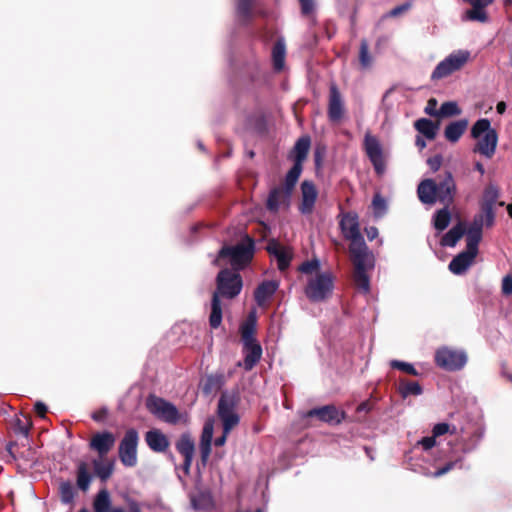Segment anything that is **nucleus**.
Returning a JSON list of instances; mask_svg holds the SVG:
<instances>
[{
    "mask_svg": "<svg viewBox=\"0 0 512 512\" xmlns=\"http://www.w3.org/2000/svg\"><path fill=\"white\" fill-rule=\"evenodd\" d=\"M451 213L449 206L445 205L442 209L436 211L433 217L434 228L438 231H444L450 224Z\"/></svg>",
    "mask_w": 512,
    "mask_h": 512,
    "instance_id": "473e14b6",
    "label": "nucleus"
},
{
    "mask_svg": "<svg viewBox=\"0 0 512 512\" xmlns=\"http://www.w3.org/2000/svg\"><path fill=\"white\" fill-rule=\"evenodd\" d=\"M411 6L412 5L410 2H405L401 5L394 7L393 9H391L388 12L387 16L392 17V18L398 17V16L402 15L403 13L407 12L411 8Z\"/></svg>",
    "mask_w": 512,
    "mask_h": 512,
    "instance_id": "4d7b16f0",
    "label": "nucleus"
},
{
    "mask_svg": "<svg viewBox=\"0 0 512 512\" xmlns=\"http://www.w3.org/2000/svg\"><path fill=\"white\" fill-rule=\"evenodd\" d=\"M31 426L32 422L29 417H24L23 419L17 418L14 425V432L27 437Z\"/></svg>",
    "mask_w": 512,
    "mask_h": 512,
    "instance_id": "c03bdc74",
    "label": "nucleus"
},
{
    "mask_svg": "<svg viewBox=\"0 0 512 512\" xmlns=\"http://www.w3.org/2000/svg\"><path fill=\"white\" fill-rule=\"evenodd\" d=\"M467 127H468L467 119H460L457 121H453L446 126V128L444 130V136L447 141H449L451 143H456L459 141V139L465 133Z\"/></svg>",
    "mask_w": 512,
    "mask_h": 512,
    "instance_id": "a878e982",
    "label": "nucleus"
},
{
    "mask_svg": "<svg viewBox=\"0 0 512 512\" xmlns=\"http://www.w3.org/2000/svg\"><path fill=\"white\" fill-rule=\"evenodd\" d=\"M92 479L93 476L89 471L88 464L83 461L79 462L76 470V485L78 489L83 492H87L89 490Z\"/></svg>",
    "mask_w": 512,
    "mask_h": 512,
    "instance_id": "c756f323",
    "label": "nucleus"
},
{
    "mask_svg": "<svg viewBox=\"0 0 512 512\" xmlns=\"http://www.w3.org/2000/svg\"><path fill=\"white\" fill-rule=\"evenodd\" d=\"M466 232L464 222L459 221L453 226L440 240V245L443 247H454L457 242L463 237Z\"/></svg>",
    "mask_w": 512,
    "mask_h": 512,
    "instance_id": "cd10ccee",
    "label": "nucleus"
},
{
    "mask_svg": "<svg viewBox=\"0 0 512 512\" xmlns=\"http://www.w3.org/2000/svg\"><path fill=\"white\" fill-rule=\"evenodd\" d=\"M458 463H460V459L455 461L447 462L443 467L438 468L436 471L432 473L434 478L441 477L446 473L450 472Z\"/></svg>",
    "mask_w": 512,
    "mask_h": 512,
    "instance_id": "6e6d98bb",
    "label": "nucleus"
},
{
    "mask_svg": "<svg viewBox=\"0 0 512 512\" xmlns=\"http://www.w3.org/2000/svg\"><path fill=\"white\" fill-rule=\"evenodd\" d=\"M115 442L116 437L112 432L102 431L93 434L89 447L91 450L96 451L100 457H104L112 450Z\"/></svg>",
    "mask_w": 512,
    "mask_h": 512,
    "instance_id": "2eb2a0df",
    "label": "nucleus"
},
{
    "mask_svg": "<svg viewBox=\"0 0 512 512\" xmlns=\"http://www.w3.org/2000/svg\"><path fill=\"white\" fill-rule=\"evenodd\" d=\"M372 409V403L367 400L358 405L356 411L358 414H367Z\"/></svg>",
    "mask_w": 512,
    "mask_h": 512,
    "instance_id": "0e129e2a",
    "label": "nucleus"
},
{
    "mask_svg": "<svg viewBox=\"0 0 512 512\" xmlns=\"http://www.w3.org/2000/svg\"><path fill=\"white\" fill-rule=\"evenodd\" d=\"M301 202L298 209L301 214L309 215L313 212L318 197V191L311 180H304L300 186Z\"/></svg>",
    "mask_w": 512,
    "mask_h": 512,
    "instance_id": "4468645a",
    "label": "nucleus"
},
{
    "mask_svg": "<svg viewBox=\"0 0 512 512\" xmlns=\"http://www.w3.org/2000/svg\"><path fill=\"white\" fill-rule=\"evenodd\" d=\"M176 450L184 457V458H193L195 445L193 440L188 434H183L176 442Z\"/></svg>",
    "mask_w": 512,
    "mask_h": 512,
    "instance_id": "2f4dec72",
    "label": "nucleus"
},
{
    "mask_svg": "<svg viewBox=\"0 0 512 512\" xmlns=\"http://www.w3.org/2000/svg\"><path fill=\"white\" fill-rule=\"evenodd\" d=\"M359 62L362 68L366 69L371 66L372 57L369 53V44L366 39H362L359 48Z\"/></svg>",
    "mask_w": 512,
    "mask_h": 512,
    "instance_id": "a19ab883",
    "label": "nucleus"
},
{
    "mask_svg": "<svg viewBox=\"0 0 512 512\" xmlns=\"http://www.w3.org/2000/svg\"><path fill=\"white\" fill-rule=\"evenodd\" d=\"M434 359L438 367L447 371L460 370L467 362V356L463 351L448 347L439 348L435 353Z\"/></svg>",
    "mask_w": 512,
    "mask_h": 512,
    "instance_id": "0eeeda50",
    "label": "nucleus"
},
{
    "mask_svg": "<svg viewBox=\"0 0 512 512\" xmlns=\"http://www.w3.org/2000/svg\"><path fill=\"white\" fill-rule=\"evenodd\" d=\"M460 113V109L455 102H444L439 109V117H450Z\"/></svg>",
    "mask_w": 512,
    "mask_h": 512,
    "instance_id": "49530a36",
    "label": "nucleus"
},
{
    "mask_svg": "<svg viewBox=\"0 0 512 512\" xmlns=\"http://www.w3.org/2000/svg\"><path fill=\"white\" fill-rule=\"evenodd\" d=\"M93 509L95 512H126L124 508H111L110 494L106 489L100 490L93 501Z\"/></svg>",
    "mask_w": 512,
    "mask_h": 512,
    "instance_id": "393cba45",
    "label": "nucleus"
},
{
    "mask_svg": "<svg viewBox=\"0 0 512 512\" xmlns=\"http://www.w3.org/2000/svg\"><path fill=\"white\" fill-rule=\"evenodd\" d=\"M146 407L150 413L166 423L176 424L180 419L179 411L175 405L155 395L148 396Z\"/></svg>",
    "mask_w": 512,
    "mask_h": 512,
    "instance_id": "423d86ee",
    "label": "nucleus"
},
{
    "mask_svg": "<svg viewBox=\"0 0 512 512\" xmlns=\"http://www.w3.org/2000/svg\"><path fill=\"white\" fill-rule=\"evenodd\" d=\"M437 107V100L435 98H430L427 102V105L425 107V113L430 116H436L439 117V110L436 109Z\"/></svg>",
    "mask_w": 512,
    "mask_h": 512,
    "instance_id": "052dcab7",
    "label": "nucleus"
},
{
    "mask_svg": "<svg viewBox=\"0 0 512 512\" xmlns=\"http://www.w3.org/2000/svg\"><path fill=\"white\" fill-rule=\"evenodd\" d=\"M190 503L194 510H208L213 506V497L209 490L199 489L190 494Z\"/></svg>",
    "mask_w": 512,
    "mask_h": 512,
    "instance_id": "bb28decb",
    "label": "nucleus"
},
{
    "mask_svg": "<svg viewBox=\"0 0 512 512\" xmlns=\"http://www.w3.org/2000/svg\"><path fill=\"white\" fill-rule=\"evenodd\" d=\"M286 56V43L285 39H279L272 49V64L276 72L283 70Z\"/></svg>",
    "mask_w": 512,
    "mask_h": 512,
    "instance_id": "7c9ffc66",
    "label": "nucleus"
},
{
    "mask_svg": "<svg viewBox=\"0 0 512 512\" xmlns=\"http://www.w3.org/2000/svg\"><path fill=\"white\" fill-rule=\"evenodd\" d=\"M320 264L316 259L305 261L299 267L298 271L307 275H316L319 272Z\"/></svg>",
    "mask_w": 512,
    "mask_h": 512,
    "instance_id": "a18cd8bd",
    "label": "nucleus"
},
{
    "mask_svg": "<svg viewBox=\"0 0 512 512\" xmlns=\"http://www.w3.org/2000/svg\"><path fill=\"white\" fill-rule=\"evenodd\" d=\"M307 299L313 303L327 300L332 295V290H304Z\"/></svg>",
    "mask_w": 512,
    "mask_h": 512,
    "instance_id": "37998d69",
    "label": "nucleus"
},
{
    "mask_svg": "<svg viewBox=\"0 0 512 512\" xmlns=\"http://www.w3.org/2000/svg\"><path fill=\"white\" fill-rule=\"evenodd\" d=\"M267 251L272 257V262L276 264L277 268L284 274L288 269V254L284 246L276 240H271L267 244Z\"/></svg>",
    "mask_w": 512,
    "mask_h": 512,
    "instance_id": "6ab92c4d",
    "label": "nucleus"
},
{
    "mask_svg": "<svg viewBox=\"0 0 512 512\" xmlns=\"http://www.w3.org/2000/svg\"><path fill=\"white\" fill-rule=\"evenodd\" d=\"M443 162V157L439 154L427 159V164L433 172L440 169Z\"/></svg>",
    "mask_w": 512,
    "mask_h": 512,
    "instance_id": "bf43d9fd",
    "label": "nucleus"
},
{
    "mask_svg": "<svg viewBox=\"0 0 512 512\" xmlns=\"http://www.w3.org/2000/svg\"><path fill=\"white\" fill-rule=\"evenodd\" d=\"M223 384V376L216 375H208L202 383V392L206 395H209L213 392H216L221 388Z\"/></svg>",
    "mask_w": 512,
    "mask_h": 512,
    "instance_id": "f704fd0d",
    "label": "nucleus"
},
{
    "mask_svg": "<svg viewBox=\"0 0 512 512\" xmlns=\"http://www.w3.org/2000/svg\"><path fill=\"white\" fill-rule=\"evenodd\" d=\"M390 365L393 369H398V370L405 372L409 375H413V376L419 375L418 371L410 363L399 361V360H392L390 362Z\"/></svg>",
    "mask_w": 512,
    "mask_h": 512,
    "instance_id": "09e8293b",
    "label": "nucleus"
},
{
    "mask_svg": "<svg viewBox=\"0 0 512 512\" xmlns=\"http://www.w3.org/2000/svg\"><path fill=\"white\" fill-rule=\"evenodd\" d=\"M214 426L211 421H207L202 429L200 443L211 444L213 439Z\"/></svg>",
    "mask_w": 512,
    "mask_h": 512,
    "instance_id": "3c124183",
    "label": "nucleus"
},
{
    "mask_svg": "<svg viewBox=\"0 0 512 512\" xmlns=\"http://www.w3.org/2000/svg\"><path fill=\"white\" fill-rule=\"evenodd\" d=\"M498 142V134L496 131H489L481 139L478 140L473 148L474 153H479L487 158H492L495 154Z\"/></svg>",
    "mask_w": 512,
    "mask_h": 512,
    "instance_id": "f3484780",
    "label": "nucleus"
},
{
    "mask_svg": "<svg viewBox=\"0 0 512 512\" xmlns=\"http://www.w3.org/2000/svg\"><path fill=\"white\" fill-rule=\"evenodd\" d=\"M435 180L437 201L450 206L454 203L457 193V186L450 171L439 174Z\"/></svg>",
    "mask_w": 512,
    "mask_h": 512,
    "instance_id": "9d476101",
    "label": "nucleus"
},
{
    "mask_svg": "<svg viewBox=\"0 0 512 512\" xmlns=\"http://www.w3.org/2000/svg\"><path fill=\"white\" fill-rule=\"evenodd\" d=\"M257 316L256 310L252 309L245 321L240 326V334L242 342L257 341L255 338L256 333Z\"/></svg>",
    "mask_w": 512,
    "mask_h": 512,
    "instance_id": "b1692460",
    "label": "nucleus"
},
{
    "mask_svg": "<svg viewBox=\"0 0 512 512\" xmlns=\"http://www.w3.org/2000/svg\"><path fill=\"white\" fill-rule=\"evenodd\" d=\"M241 290H215L211 300V313L209 316V325L212 329H217L222 323V298L233 299Z\"/></svg>",
    "mask_w": 512,
    "mask_h": 512,
    "instance_id": "f8f14e48",
    "label": "nucleus"
},
{
    "mask_svg": "<svg viewBox=\"0 0 512 512\" xmlns=\"http://www.w3.org/2000/svg\"><path fill=\"white\" fill-rule=\"evenodd\" d=\"M315 276V279L309 280L306 288H332L333 276L330 272H318Z\"/></svg>",
    "mask_w": 512,
    "mask_h": 512,
    "instance_id": "c9c22d12",
    "label": "nucleus"
},
{
    "mask_svg": "<svg viewBox=\"0 0 512 512\" xmlns=\"http://www.w3.org/2000/svg\"><path fill=\"white\" fill-rule=\"evenodd\" d=\"M365 233L368 240L373 241L378 237V229L375 226L365 228Z\"/></svg>",
    "mask_w": 512,
    "mask_h": 512,
    "instance_id": "69168bd1",
    "label": "nucleus"
},
{
    "mask_svg": "<svg viewBox=\"0 0 512 512\" xmlns=\"http://www.w3.org/2000/svg\"><path fill=\"white\" fill-rule=\"evenodd\" d=\"M456 428L455 426L452 427L448 423H438L436 424L432 429V435L437 438L440 437L446 433L453 434L455 432Z\"/></svg>",
    "mask_w": 512,
    "mask_h": 512,
    "instance_id": "603ef678",
    "label": "nucleus"
},
{
    "mask_svg": "<svg viewBox=\"0 0 512 512\" xmlns=\"http://www.w3.org/2000/svg\"><path fill=\"white\" fill-rule=\"evenodd\" d=\"M145 441L148 447L157 453L165 452L170 445L167 436L158 429L147 431Z\"/></svg>",
    "mask_w": 512,
    "mask_h": 512,
    "instance_id": "412c9836",
    "label": "nucleus"
},
{
    "mask_svg": "<svg viewBox=\"0 0 512 512\" xmlns=\"http://www.w3.org/2000/svg\"><path fill=\"white\" fill-rule=\"evenodd\" d=\"M276 290H255L254 299L259 307H266Z\"/></svg>",
    "mask_w": 512,
    "mask_h": 512,
    "instance_id": "de8ad7c7",
    "label": "nucleus"
},
{
    "mask_svg": "<svg viewBox=\"0 0 512 512\" xmlns=\"http://www.w3.org/2000/svg\"><path fill=\"white\" fill-rule=\"evenodd\" d=\"M252 0H238L237 13L239 17L246 19L250 15V7Z\"/></svg>",
    "mask_w": 512,
    "mask_h": 512,
    "instance_id": "5fc2aeb1",
    "label": "nucleus"
},
{
    "mask_svg": "<svg viewBox=\"0 0 512 512\" xmlns=\"http://www.w3.org/2000/svg\"><path fill=\"white\" fill-rule=\"evenodd\" d=\"M284 189H273L267 199V207L271 211H276L279 207L280 198L283 194Z\"/></svg>",
    "mask_w": 512,
    "mask_h": 512,
    "instance_id": "8fccbe9b",
    "label": "nucleus"
},
{
    "mask_svg": "<svg viewBox=\"0 0 512 512\" xmlns=\"http://www.w3.org/2000/svg\"><path fill=\"white\" fill-rule=\"evenodd\" d=\"M345 113V106L342 95L336 83L329 86L327 115L331 122L338 123Z\"/></svg>",
    "mask_w": 512,
    "mask_h": 512,
    "instance_id": "ddd939ff",
    "label": "nucleus"
},
{
    "mask_svg": "<svg viewBox=\"0 0 512 512\" xmlns=\"http://www.w3.org/2000/svg\"><path fill=\"white\" fill-rule=\"evenodd\" d=\"M470 58L467 50H458L451 53L444 60L438 63L431 74L432 80L446 78L456 71L461 70Z\"/></svg>",
    "mask_w": 512,
    "mask_h": 512,
    "instance_id": "20e7f679",
    "label": "nucleus"
},
{
    "mask_svg": "<svg viewBox=\"0 0 512 512\" xmlns=\"http://www.w3.org/2000/svg\"><path fill=\"white\" fill-rule=\"evenodd\" d=\"M243 367L250 371L259 362L262 356V348L258 341L243 342Z\"/></svg>",
    "mask_w": 512,
    "mask_h": 512,
    "instance_id": "a211bd4d",
    "label": "nucleus"
},
{
    "mask_svg": "<svg viewBox=\"0 0 512 512\" xmlns=\"http://www.w3.org/2000/svg\"><path fill=\"white\" fill-rule=\"evenodd\" d=\"M311 146V139L309 136H302L299 138L293 148V152L295 154L294 157V164L290 168V191L294 187V185L297 183L302 170H303V163L307 158L308 152L310 150Z\"/></svg>",
    "mask_w": 512,
    "mask_h": 512,
    "instance_id": "1a4fd4ad",
    "label": "nucleus"
},
{
    "mask_svg": "<svg viewBox=\"0 0 512 512\" xmlns=\"http://www.w3.org/2000/svg\"><path fill=\"white\" fill-rule=\"evenodd\" d=\"M240 396L238 392H223L218 401L217 414L223 424V434L214 441L215 446H223L230 431L239 424L240 418L236 413Z\"/></svg>",
    "mask_w": 512,
    "mask_h": 512,
    "instance_id": "7ed1b4c3",
    "label": "nucleus"
},
{
    "mask_svg": "<svg viewBox=\"0 0 512 512\" xmlns=\"http://www.w3.org/2000/svg\"><path fill=\"white\" fill-rule=\"evenodd\" d=\"M417 194L423 204H434L437 201L435 180H422L418 185Z\"/></svg>",
    "mask_w": 512,
    "mask_h": 512,
    "instance_id": "5701e85b",
    "label": "nucleus"
},
{
    "mask_svg": "<svg viewBox=\"0 0 512 512\" xmlns=\"http://www.w3.org/2000/svg\"><path fill=\"white\" fill-rule=\"evenodd\" d=\"M484 225L485 223L482 221V217L475 215L470 226L465 232L467 245L478 248L479 243L482 240Z\"/></svg>",
    "mask_w": 512,
    "mask_h": 512,
    "instance_id": "4be33fe9",
    "label": "nucleus"
},
{
    "mask_svg": "<svg viewBox=\"0 0 512 512\" xmlns=\"http://www.w3.org/2000/svg\"><path fill=\"white\" fill-rule=\"evenodd\" d=\"M199 449H200L201 462L205 466L207 464V461L211 454V444L200 443Z\"/></svg>",
    "mask_w": 512,
    "mask_h": 512,
    "instance_id": "13d9d810",
    "label": "nucleus"
},
{
    "mask_svg": "<svg viewBox=\"0 0 512 512\" xmlns=\"http://www.w3.org/2000/svg\"><path fill=\"white\" fill-rule=\"evenodd\" d=\"M307 416L310 418L315 417L321 422L336 426L345 420L346 413L335 405L329 404L309 410Z\"/></svg>",
    "mask_w": 512,
    "mask_h": 512,
    "instance_id": "9b49d317",
    "label": "nucleus"
},
{
    "mask_svg": "<svg viewBox=\"0 0 512 512\" xmlns=\"http://www.w3.org/2000/svg\"><path fill=\"white\" fill-rule=\"evenodd\" d=\"M75 489L70 481H62L59 485V495L61 502L72 504L75 498Z\"/></svg>",
    "mask_w": 512,
    "mask_h": 512,
    "instance_id": "4c0bfd02",
    "label": "nucleus"
},
{
    "mask_svg": "<svg viewBox=\"0 0 512 512\" xmlns=\"http://www.w3.org/2000/svg\"><path fill=\"white\" fill-rule=\"evenodd\" d=\"M414 128L428 140H434L439 129V122L427 118H420L414 122Z\"/></svg>",
    "mask_w": 512,
    "mask_h": 512,
    "instance_id": "c85d7f7f",
    "label": "nucleus"
},
{
    "mask_svg": "<svg viewBox=\"0 0 512 512\" xmlns=\"http://www.w3.org/2000/svg\"><path fill=\"white\" fill-rule=\"evenodd\" d=\"M478 254V248L466 244V249L456 255L449 263V269L454 274H462L472 264Z\"/></svg>",
    "mask_w": 512,
    "mask_h": 512,
    "instance_id": "dca6fc26",
    "label": "nucleus"
},
{
    "mask_svg": "<svg viewBox=\"0 0 512 512\" xmlns=\"http://www.w3.org/2000/svg\"><path fill=\"white\" fill-rule=\"evenodd\" d=\"M499 196L500 191L498 186L492 183L488 184L483 191V197L480 202V206L488 205L495 207Z\"/></svg>",
    "mask_w": 512,
    "mask_h": 512,
    "instance_id": "72a5a7b5",
    "label": "nucleus"
},
{
    "mask_svg": "<svg viewBox=\"0 0 512 512\" xmlns=\"http://www.w3.org/2000/svg\"><path fill=\"white\" fill-rule=\"evenodd\" d=\"M300 4L301 14L304 17H310L315 11L314 0H298Z\"/></svg>",
    "mask_w": 512,
    "mask_h": 512,
    "instance_id": "864d4df0",
    "label": "nucleus"
},
{
    "mask_svg": "<svg viewBox=\"0 0 512 512\" xmlns=\"http://www.w3.org/2000/svg\"><path fill=\"white\" fill-rule=\"evenodd\" d=\"M472 6L470 10L466 11V18L471 21H478L485 23L488 21V14L486 7L491 5L494 0H463Z\"/></svg>",
    "mask_w": 512,
    "mask_h": 512,
    "instance_id": "aec40b11",
    "label": "nucleus"
},
{
    "mask_svg": "<svg viewBox=\"0 0 512 512\" xmlns=\"http://www.w3.org/2000/svg\"><path fill=\"white\" fill-rule=\"evenodd\" d=\"M128 507L130 512H142L139 503L135 500H130L128 502Z\"/></svg>",
    "mask_w": 512,
    "mask_h": 512,
    "instance_id": "774afa93",
    "label": "nucleus"
},
{
    "mask_svg": "<svg viewBox=\"0 0 512 512\" xmlns=\"http://www.w3.org/2000/svg\"><path fill=\"white\" fill-rule=\"evenodd\" d=\"M339 216V226L343 237L350 241L349 252L354 266L355 288H370L368 272L373 270L375 260L361 235L358 214L350 211L341 213Z\"/></svg>",
    "mask_w": 512,
    "mask_h": 512,
    "instance_id": "f257e3e1",
    "label": "nucleus"
},
{
    "mask_svg": "<svg viewBox=\"0 0 512 512\" xmlns=\"http://www.w3.org/2000/svg\"><path fill=\"white\" fill-rule=\"evenodd\" d=\"M139 434L136 429H128L118 446V456L125 467H135L138 463L137 447Z\"/></svg>",
    "mask_w": 512,
    "mask_h": 512,
    "instance_id": "39448f33",
    "label": "nucleus"
},
{
    "mask_svg": "<svg viewBox=\"0 0 512 512\" xmlns=\"http://www.w3.org/2000/svg\"><path fill=\"white\" fill-rule=\"evenodd\" d=\"M254 243L250 238L234 246H224L219 251V260L227 258L234 271L224 269L217 276V288H242L243 281L236 271L244 268L252 259Z\"/></svg>",
    "mask_w": 512,
    "mask_h": 512,
    "instance_id": "f03ea898",
    "label": "nucleus"
},
{
    "mask_svg": "<svg viewBox=\"0 0 512 512\" xmlns=\"http://www.w3.org/2000/svg\"><path fill=\"white\" fill-rule=\"evenodd\" d=\"M400 393L405 398L409 395L418 396L422 394L423 389L418 382L401 380L400 381Z\"/></svg>",
    "mask_w": 512,
    "mask_h": 512,
    "instance_id": "58836bf2",
    "label": "nucleus"
},
{
    "mask_svg": "<svg viewBox=\"0 0 512 512\" xmlns=\"http://www.w3.org/2000/svg\"><path fill=\"white\" fill-rule=\"evenodd\" d=\"M476 215L482 217L486 227H492L495 222V207L488 205L480 206V213Z\"/></svg>",
    "mask_w": 512,
    "mask_h": 512,
    "instance_id": "79ce46f5",
    "label": "nucleus"
},
{
    "mask_svg": "<svg viewBox=\"0 0 512 512\" xmlns=\"http://www.w3.org/2000/svg\"><path fill=\"white\" fill-rule=\"evenodd\" d=\"M418 444L423 447L424 450H430L436 445V438L432 436L423 437L418 441Z\"/></svg>",
    "mask_w": 512,
    "mask_h": 512,
    "instance_id": "680f3d73",
    "label": "nucleus"
},
{
    "mask_svg": "<svg viewBox=\"0 0 512 512\" xmlns=\"http://www.w3.org/2000/svg\"><path fill=\"white\" fill-rule=\"evenodd\" d=\"M489 131H496L491 128V123L488 119L482 118L477 120L471 128V136L474 139H479L482 134H487Z\"/></svg>",
    "mask_w": 512,
    "mask_h": 512,
    "instance_id": "ea45409f",
    "label": "nucleus"
},
{
    "mask_svg": "<svg viewBox=\"0 0 512 512\" xmlns=\"http://www.w3.org/2000/svg\"><path fill=\"white\" fill-rule=\"evenodd\" d=\"M364 151L372 163L375 172L382 175L386 170V162L383 153V148L378 138L367 132L363 142Z\"/></svg>",
    "mask_w": 512,
    "mask_h": 512,
    "instance_id": "6e6552de",
    "label": "nucleus"
},
{
    "mask_svg": "<svg viewBox=\"0 0 512 512\" xmlns=\"http://www.w3.org/2000/svg\"><path fill=\"white\" fill-rule=\"evenodd\" d=\"M34 411L39 417L44 418L48 411V407L43 402L38 401L34 405Z\"/></svg>",
    "mask_w": 512,
    "mask_h": 512,
    "instance_id": "e2e57ef3",
    "label": "nucleus"
},
{
    "mask_svg": "<svg viewBox=\"0 0 512 512\" xmlns=\"http://www.w3.org/2000/svg\"><path fill=\"white\" fill-rule=\"evenodd\" d=\"M95 474L100 478L101 481L108 480L114 472V462L107 461L106 463H101L98 460L93 461Z\"/></svg>",
    "mask_w": 512,
    "mask_h": 512,
    "instance_id": "e433bc0d",
    "label": "nucleus"
},
{
    "mask_svg": "<svg viewBox=\"0 0 512 512\" xmlns=\"http://www.w3.org/2000/svg\"><path fill=\"white\" fill-rule=\"evenodd\" d=\"M373 205L375 209H384L385 208V200L381 198L379 195H376L373 199Z\"/></svg>",
    "mask_w": 512,
    "mask_h": 512,
    "instance_id": "338daca9",
    "label": "nucleus"
}]
</instances>
